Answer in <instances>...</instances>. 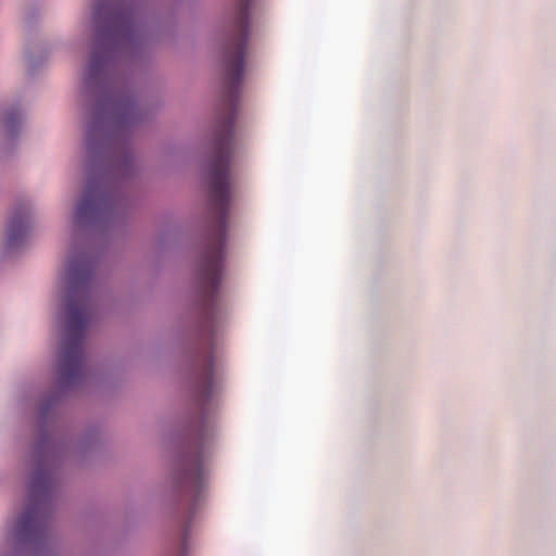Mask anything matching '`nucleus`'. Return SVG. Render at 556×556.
I'll return each mask as SVG.
<instances>
[{"mask_svg":"<svg viewBox=\"0 0 556 556\" xmlns=\"http://www.w3.org/2000/svg\"><path fill=\"white\" fill-rule=\"evenodd\" d=\"M92 271L93 264L87 254L73 248L63 278L67 287L65 329L56 363L62 389L75 387L85 376L83 342L92 314L89 298Z\"/></svg>","mask_w":556,"mask_h":556,"instance_id":"1","label":"nucleus"},{"mask_svg":"<svg viewBox=\"0 0 556 556\" xmlns=\"http://www.w3.org/2000/svg\"><path fill=\"white\" fill-rule=\"evenodd\" d=\"M96 46L86 75L91 85L119 52L128 50L135 41L132 10L115 3H97L92 13Z\"/></svg>","mask_w":556,"mask_h":556,"instance_id":"2","label":"nucleus"},{"mask_svg":"<svg viewBox=\"0 0 556 556\" xmlns=\"http://www.w3.org/2000/svg\"><path fill=\"white\" fill-rule=\"evenodd\" d=\"M52 478L48 471L38 470L30 480V505L20 520L22 534L34 533L41 528L49 508Z\"/></svg>","mask_w":556,"mask_h":556,"instance_id":"3","label":"nucleus"},{"mask_svg":"<svg viewBox=\"0 0 556 556\" xmlns=\"http://www.w3.org/2000/svg\"><path fill=\"white\" fill-rule=\"evenodd\" d=\"M211 199L215 208L223 213L229 201L228 139L219 140L218 155L210 169Z\"/></svg>","mask_w":556,"mask_h":556,"instance_id":"4","label":"nucleus"},{"mask_svg":"<svg viewBox=\"0 0 556 556\" xmlns=\"http://www.w3.org/2000/svg\"><path fill=\"white\" fill-rule=\"evenodd\" d=\"M111 210V198L102 190L89 185L87 193L75 211V225L80 227L85 223L101 219Z\"/></svg>","mask_w":556,"mask_h":556,"instance_id":"5","label":"nucleus"},{"mask_svg":"<svg viewBox=\"0 0 556 556\" xmlns=\"http://www.w3.org/2000/svg\"><path fill=\"white\" fill-rule=\"evenodd\" d=\"M31 228V213L27 205L16 208L9 222L8 238L4 249L2 248V258L8 254L18 250L28 239Z\"/></svg>","mask_w":556,"mask_h":556,"instance_id":"6","label":"nucleus"},{"mask_svg":"<svg viewBox=\"0 0 556 556\" xmlns=\"http://www.w3.org/2000/svg\"><path fill=\"white\" fill-rule=\"evenodd\" d=\"M24 124L25 114L21 108H10L2 112V155L12 152L17 146Z\"/></svg>","mask_w":556,"mask_h":556,"instance_id":"7","label":"nucleus"},{"mask_svg":"<svg viewBox=\"0 0 556 556\" xmlns=\"http://www.w3.org/2000/svg\"><path fill=\"white\" fill-rule=\"evenodd\" d=\"M244 39L239 38L225 58V67L229 84L236 85L243 73Z\"/></svg>","mask_w":556,"mask_h":556,"instance_id":"8","label":"nucleus"},{"mask_svg":"<svg viewBox=\"0 0 556 556\" xmlns=\"http://www.w3.org/2000/svg\"><path fill=\"white\" fill-rule=\"evenodd\" d=\"M222 266L223 252L222 248L217 247L207 252L203 268L204 281L211 288H214L219 282Z\"/></svg>","mask_w":556,"mask_h":556,"instance_id":"9","label":"nucleus"},{"mask_svg":"<svg viewBox=\"0 0 556 556\" xmlns=\"http://www.w3.org/2000/svg\"><path fill=\"white\" fill-rule=\"evenodd\" d=\"M112 114L121 115L124 119L130 117L132 104L129 101L112 100L110 103Z\"/></svg>","mask_w":556,"mask_h":556,"instance_id":"10","label":"nucleus"}]
</instances>
